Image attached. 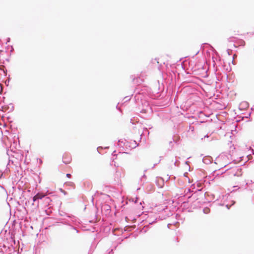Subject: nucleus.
Here are the masks:
<instances>
[{"label": "nucleus", "mask_w": 254, "mask_h": 254, "mask_svg": "<svg viewBox=\"0 0 254 254\" xmlns=\"http://www.w3.org/2000/svg\"><path fill=\"white\" fill-rule=\"evenodd\" d=\"M67 217L69 218V219L65 218L61 219L60 223L70 226L71 229L76 230V233H78L79 231L75 227L72 226V224L75 223L77 221L76 217L72 215H67Z\"/></svg>", "instance_id": "f257e3e1"}, {"label": "nucleus", "mask_w": 254, "mask_h": 254, "mask_svg": "<svg viewBox=\"0 0 254 254\" xmlns=\"http://www.w3.org/2000/svg\"><path fill=\"white\" fill-rule=\"evenodd\" d=\"M44 197L45 194L40 192L37 193L32 198V200L33 201V205L34 204V203H35L36 206H38L39 204V200L43 199Z\"/></svg>", "instance_id": "f03ea898"}, {"label": "nucleus", "mask_w": 254, "mask_h": 254, "mask_svg": "<svg viewBox=\"0 0 254 254\" xmlns=\"http://www.w3.org/2000/svg\"><path fill=\"white\" fill-rule=\"evenodd\" d=\"M245 42L243 40H238L237 41H235L233 44V47L235 49L237 48L240 46H244Z\"/></svg>", "instance_id": "7ed1b4c3"}, {"label": "nucleus", "mask_w": 254, "mask_h": 254, "mask_svg": "<svg viewBox=\"0 0 254 254\" xmlns=\"http://www.w3.org/2000/svg\"><path fill=\"white\" fill-rule=\"evenodd\" d=\"M164 180L161 177H157L156 180V184L159 188H162L164 185Z\"/></svg>", "instance_id": "20e7f679"}, {"label": "nucleus", "mask_w": 254, "mask_h": 254, "mask_svg": "<svg viewBox=\"0 0 254 254\" xmlns=\"http://www.w3.org/2000/svg\"><path fill=\"white\" fill-rule=\"evenodd\" d=\"M71 158L70 156H68L67 154H64L63 156V162L65 164H67L69 163L71 161Z\"/></svg>", "instance_id": "39448f33"}, {"label": "nucleus", "mask_w": 254, "mask_h": 254, "mask_svg": "<svg viewBox=\"0 0 254 254\" xmlns=\"http://www.w3.org/2000/svg\"><path fill=\"white\" fill-rule=\"evenodd\" d=\"M202 161L206 164H209L211 163V158L209 156L204 157Z\"/></svg>", "instance_id": "423d86ee"}, {"label": "nucleus", "mask_w": 254, "mask_h": 254, "mask_svg": "<svg viewBox=\"0 0 254 254\" xmlns=\"http://www.w3.org/2000/svg\"><path fill=\"white\" fill-rule=\"evenodd\" d=\"M43 198L44 199V201L45 202V203L48 204V205H49L50 202H51V201H52L49 197L46 196L45 195V197Z\"/></svg>", "instance_id": "0eeeda50"}, {"label": "nucleus", "mask_w": 254, "mask_h": 254, "mask_svg": "<svg viewBox=\"0 0 254 254\" xmlns=\"http://www.w3.org/2000/svg\"><path fill=\"white\" fill-rule=\"evenodd\" d=\"M59 214L61 216H66L67 217V215H70L69 214H68L66 213L63 212V211H60Z\"/></svg>", "instance_id": "6e6552de"}, {"label": "nucleus", "mask_w": 254, "mask_h": 254, "mask_svg": "<svg viewBox=\"0 0 254 254\" xmlns=\"http://www.w3.org/2000/svg\"><path fill=\"white\" fill-rule=\"evenodd\" d=\"M210 209L208 207H205L203 209V211L205 214H208L210 212Z\"/></svg>", "instance_id": "1a4fd4ad"}, {"label": "nucleus", "mask_w": 254, "mask_h": 254, "mask_svg": "<svg viewBox=\"0 0 254 254\" xmlns=\"http://www.w3.org/2000/svg\"><path fill=\"white\" fill-rule=\"evenodd\" d=\"M156 218L155 219L154 221H151L149 219H148L146 221L149 224H153V223H154L155 222V221L156 220Z\"/></svg>", "instance_id": "9d476101"}, {"label": "nucleus", "mask_w": 254, "mask_h": 254, "mask_svg": "<svg viewBox=\"0 0 254 254\" xmlns=\"http://www.w3.org/2000/svg\"><path fill=\"white\" fill-rule=\"evenodd\" d=\"M232 51H233V50L232 49H227V53L229 55H231L232 54Z\"/></svg>", "instance_id": "9b49d317"}, {"label": "nucleus", "mask_w": 254, "mask_h": 254, "mask_svg": "<svg viewBox=\"0 0 254 254\" xmlns=\"http://www.w3.org/2000/svg\"><path fill=\"white\" fill-rule=\"evenodd\" d=\"M124 99L126 100V101H127L130 100V97H129V96H126L125 97Z\"/></svg>", "instance_id": "f8f14e48"}, {"label": "nucleus", "mask_w": 254, "mask_h": 254, "mask_svg": "<svg viewBox=\"0 0 254 254\" xmlns=\"http://www.w3.org/2000/svg\"><path fill=\"white\" fill-rule=\"evenodd\" d=\"M144 130L147 131L148 134L149 133V132L148 131L147 128H144Z\"/></svg>", "instance_id": "ddd939ff"}, {"label": "nucleus", "mask_w": 254, "mask_h": 254, "mask_svg": "<svg viewBox=\"0 0 254 254\" xmlns=\"http://www.w3.org/2000/svg\"><path fill=\"white\" fill-rule=\"evenodd\" d=\"M113 250H111L108 253V254H113Z\"/></svg>", "instance_id": "4468645a"}, {"label": "nucleus", "mask_w": 254, "mask_h": 254, "mask_svg": "<svg viewBox=\"0 0 254 254\" xmlns=\"http://www.w3.org/2000/svg\"><path fill=\"white\" fill-rule=\"evenodd\" d=\"M251 113L250 112V113H249L248 114V115H247V116H246L245 117H246V118H248L249 117H250V116H251Z\"/></svg>", "instance_id": "2eb2a0df"}, {"label": "nucleus", "mask_w": 254, "mask_h": 254, "mask_svg": "<svg viewBox=\"0 0 254 254\" xmlns=\"http://www.w3.org/2000/svg\"><path fill=\"white\" fill-rule=\"evenodd\" d=\"M66 176H67V177L69 178V177L71 176V174H66Z\"/></svg>", "instance_id": "dca6fc26"}, {"label": "nucleus", "mask_w": 254, "mask_h": 254, "mask_svg": "<svg viewBox=\"0 0 254 254\" xmlns=\"http://www.w3.org/2000/svg\"><path fill=\"white\" fill-rule=\"evenodd\" d=\"M115 153H116V151H114L113 152L112 155H113V156L116 155L115 154Z\"/></svg>", "instance_id": "f3484780"}, {"label": "nucleus", "mask_w": 254, "mask_h": 254, "mask_svg": "<svg viewBox=\"0 0 254 254\" xmlns=\"http://www.w3.org/2000/svg\"><path fill=\"white\" fill-rule=\"evenodd\" d=\"M62 191L63 192L64 194L66 193V191H65L64 190H62Z\"/></svg>", "instance_id": "a211bd4d"}, {"label": "nucleus", "mask_w": 254, "mask_h": 254, "mask_svg": "<svg viewBox=\"0 0 254 254\" xmlns=\"http://www.w3.org/2000/svg\"><path fill=\"white\" fill-rule=\"evenodd\" d=\"M241 175H242L241 174L240 175H239V174H237V176H241ZM234 175H235V176H236V175H237L236 173V174H234Z\"/></svg>", "instance_id": "6ab92c4d"}, {"label": "nucleus", "mask_w": 254, "mask_h": 254, "mask_svg": "<svg viewBox=\"0 0 254 254\" xmlns=\"http://www.w3.org/2000/svg\"><path fill=\"white\" fill-rule=\"evenodd\" d=\"M236 57V55L235 54H234L233 56V59H234L235 57Z\"/></svg>", "instance_id": "aec40b11"}, {"label": "nucleus", "mask_w": 254, "mask_h": 254, "mask_svg": "<svg viewBox=\"0 0 254 254\" xmlns=\"http://www.w3.org/2000/svg\"><path fill=\"white\" fill-rule=\"evenodd\" d=\"M204 137V138H205V137H208V135L207 134V135H205Z\"/></svg>", "instance_id": "412c9836"}, {"label": "nucleus", "mask_w": 254, "mask_h": 254, "mask_svg": "<svg viewBox=\"0 0 254 254\" xmlns=\"http://www.w3.org/2000/svg\"><path fill=\"white\" fill-rule=\"evenodd\" d=\"M176 163H177V162H176V161H175V162H174V165H175V166H177Z\"/></svg>", "instance_id": "4be33fe9"}, {"label": "nucleus", "mask_w": 254, "mask_h": 254, "mask_svg": "<svg viewBox=\"0 0 254 254\" xmlns=\"http://www.w3.org/2000/svg\"><path fill=\"white\" fill-rule=\"evenodd\" d=\"M117 109L120 110V109L118 108V106H116Z\"/></svg>", "instance_id": "5701e85b"}, {"label": "nucleus", "mask_w": 254, "mask_h": 254, "mask_svg": "<svg viewBox=\"0 0 254 254\" xmlns=\"http://www.w3.org/2000/svg\"><path fill=\"white\" fill-rule=\"evenodd\" d=\"M146 177V176H145V174H144V175H143V176H142V177Z\"/></svg>", "instance_id": "b1692460"}, {"label": "nucleus", "mask_w": 254, "mask_h": 254, "mask_svg": "<svg viewBox=\"0 0 254 254\" xmlns=\"http://www.w3.org/2000/svg\"><path fill=\"white\" fill-rule=\"evenodd\" d=\"M152 127H149V128H151Z\"/></svg>", "instance_id": "393cba45"}, {"label": "nucleus", "mask_w": 254, "mask_h": 254, "mask_svg": "<svg viewBox=\"0 0 254 254\" xmlns=\"http://www.w3.org/2000/svg\"><path fill=\"white\" fill-rule=\"evenodd\" d=\"M99 148L100 147H97V149L98 151V149H99Z\"/></svg>", "instance_id": "a878e982"}, {"label": "nucleus", "mask_w": 254, "mask_h": 254, "mask_svg": "<svg viewBox=\"0 0 254 254\" xmlns=\"http://www.w3.org/2000/svg\"><path fill=\"white\" fill-rule=\"evenodd\" d=\"M2 176V174H0V177Z\"/></svg>", "instance_id": "bb28decb"}, {"label": "nucleus", "mask_w": 254, "mask_h": 254, "mask_svg": "<svg viewBox=\"0 0 254 254\" xmlns=\"http://www.w3.org/2000/svg\"><path fill=\"white\" fill-rule=\"evenodd\" d=\"M186 164H188V161H186Z\"/></svg>", "instance_id": "cd10ccee"}]
</instances>
